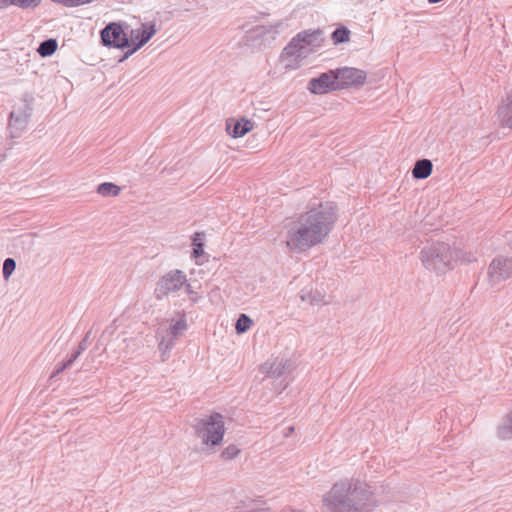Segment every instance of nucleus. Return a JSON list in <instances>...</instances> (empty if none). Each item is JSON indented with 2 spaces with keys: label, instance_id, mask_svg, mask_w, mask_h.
Instances as JSON below:
<instances>
[{
  "label": "nucleus",
  "instance_id": "9",
  "mask_svg": "<svg viewBox=\"0 0 512 512\" xmlns=\"http://www.w3.org/2000/svg\"><path fill=\"white\" fill-rule=\"evenodd\" d=\"M307 89L311 94L321 95L330 91L338 90L337 75L334 70H329L320 74L316 78H312L307 85Z\"/></svg>",
  "mask_w": 512,
  "mask_h": 512
},
{
  "label": "nucleus",
  "instance_id": "7",
  "mask_svg": "<svg viewBox=\"0 0 512 512\" xmlns=\"http://www.w3.org/2000/svg\"><path fill=\"white\" fill-rule=\"evenodd\" d=\"M101 42L106 47L113 48H128L131 46V41L127 37L121 24L111 22L106 25L100 32Z\"/></svg>",
  "mask_w": 512,
  "mask_h": 512
},
{
  "label": "nucleus",
  "instance_id": "35",
  "mask_svg": "<svg viewBox=\"0 0 512 512\" xmlns=\"http://www.w3.org/2000/svg\"><path fill=\"white\" fill-rule=\"evenodd\" d=\"M288 430H289V433H292L294 431V428L291 426L288 428Z\"/></svg>",
  "mask_w": 512,
  "mask_h": 512
},
{
  "label": "nucleus",
  "instance_id": "6",
  "mask_svg": "<svg viewBox=\"0 0 512 512\" xmlns=\"http://www.w3.org/2000/svg\"><path fill=\"white\" fill-rule=\"evenodd\" d=\"M186 282L187 278L183 271L179 269L168 271L156 283L154 290L156 299L161 300L170 293L179 291Z\"/></svg>",
  "mask_w": 512,
  "mask_h": 512
},
{
  "label": "nucleus",
  "instance_id": "5",
  "mask_svg": "<svg viewBox=\"0 0 512 512\" xmlns=\"http://www.w3.org/2000/svg\"><path fill=\"white\" fill-rule=\"evenodd\" d=\"M33 101V96L25 93L21 98V106L10 113L8 128L13 138L19 137L27 128L33 113Z\"/></svg>",
  "mask_w": 512,
  "mask_h": 512
},
{
  "label": "nucleus",
  "instance_id": "26",
  "mask_svg": "<svg viewBox=\"0 0 512 512\" xmlns=\"http://www.w3.org/2000/svg\"><path fill=\"white\" fill-rule=\"evenodd\" d=\"M90 332L79 342L77 349L68 357L73 363L88 348V338Z\"/></svg>",
  "mask_w": 512,
  "mask_h": 512
},
{
  "label": "nucleus",
  "instance_id": "24",
  "mask_svg": "<svg viewBox=\"0 0 512 512\" xmlns=\"http://www.w3.org/2000/svg\"><path fill=\"white\" fill-rule=\"evenodd\" d=\"M241 450L234 444L227 446L220 454V457L224 461H229L236 458L240 454Z\"/></svg>",
  "mask_w": 512,
  "mask_h": 512
},
{
  "label": "nucleus",
  "instance_id": "18",
  "mask_svg": "<svg viewBox=\"0 0 512 512\" xmlns=\"http://www.w3.org/2000/svg\"><path fill=\"white\" fill-rule=\"evenodd\" d=\"M292 364L289 360L285 359H275L269 367L267 371L268 375L273 378H279L284 375L286 372L290 371Z\"/></svg>",
  "mask_w": 512,
  "mask_h": 512
},
{
  "label": "nucleus",
  "instance_id": "13",
  "mask_svg": "<svg viewBox=\"0 0 512 512\" xmlns=\"http://www.w3.org/2000/svg\"><path fill=\"white\" fill-rule=\"evenodd\" d=\"M254 123L245 118L240 120L228 119L226 121V131L233 138L243 137L253 129Z\"/></svg>",
  "mask_w": 512,
  "mask_h": 512
},
{
  "label": "nucleus",
  "instance_id": "2",
  "mask_svg": "<svg viewBox=\"0 0 512 512\" xmlns=\"http://www.w3.org/2000/svg\"><path fill=\"white\" fill-rule=\"evenodd\" d=\"M322 501L323 512H372L377 505L369 486L353 479L336 482Z\"/></svg>",
  "mask_w": 512,
  "mask_h": 512
},
{
  "label": "nucleus",
  "instance_id": "29",
  "mask_svg": "<svg viewBox=\"0 0 512 512\" xmlns=\"http://www.w3.org/2000/svg\"><path fill=\"white\" fill-rule=\"evenodd\" d=\"M72 364H73V362L69 358H67L65 361L59 363L58 366L56 367V369L52 372L50 378L56 377L57 375L62 373L65 369L70 367Z\"/></svg>",
  "mask_w": 512,
  "mask_h": 512
},
{
  "label": "nucleus",
  "instance_id": "10",
  "mask_svg": "<svg viewBox=\"0 0 512 512\" xmlns=\"http://www.w3.org/2000/svg\"><path fill=\"white\" fill-rule=\"evenodd\" d=\"M334 71L335 75H337L338 90L350 86H362L366 81L365 71L357 68L343 67Z\"/></svg>",
  "mask_w": 512,
  "mask_h": 512
},
{
  "label": "nucleus",
  "instance_id": "28",
  "mask_svg": "<svg viewBox=\"0 0 512 512\" xmlns=\"http://www.w3.org/2000/svg\"><path fill=\"white\" fill-rule=\"evenodd\" d=\"M187 329V323H186V320L184 318H181L179 319L178 321H176L171 327H170V334L173 336V337H177L178 334L183 331V330H186Z\"/></svg>",
  "mask_w": 512,
  "mask_h": 512
},
{
  "label": "nucleus",
  "instance_id": "15",
  "mask_svg": "<svg viewBox=\"0 0 512 512\" xmlns=\"http://www.w3.org/2000/svg\"><path fill=\"white\" fill-rule=\"evenodd\" d=\"M296 38L297 41L303 44L306 50L310 47H319L323 42L322 31L320 29L303 30L296 35Z\"/></svg>",
  "mask_w": 512,
  "mask_h": 512
},
{
  "label": "nucleus",
  "instance_id": "17",
  "mask_svg": "<svg viewBox=\"0 0 512 512\" xmlns=\"http://www.w3.org/2000/svg\"><path fill=\"white\" fill-rule=\"evenodd\" d=\"M433 171V164L429 159L417 160L412 169V176L415 179H426Z\"/></svg>",
  "mask_w": 512,
  "mask_h": 512
},
{
  "label": "nucleus",
  "instance_id": "11",
  "mask_svg": "<svg viewBox=\"0 0 512 512\" xmlns=\"http://www.w3.org/2000/svg\"><path fill=\"white\" fill-rule=\"evenodd\" d=\"M157 30L155 24H143L141 29L131 30V42L134 47L129 49L120 61L127 59L129 56L134 54L137 50H139L142 46H144L155 34Z\"/></svg>",
  "mask_w": 512,
  "mask_h": 512
},
{
  "label": "nucleus",
  "instance_id": "23",
  "mask_svg": "<svg viewBox=\"0 0 512 512\" xmlns=\"http://www.w3.org/2000/svg\"><path fill=\"white\" fill-rule=\"evenodd\" d=\"M253 325L252 319L246 315V314H240L236 324H235V330L237 334L245 333L250 327Z\"/></svg>",
  "mask_w": 512,
  "mask_h": 512
},
{
  "label": "nucleus",
  "instance_id": "3",
  "mask_svg": "<svg viewBox=\"0 0 512 512\" xmlns=\"http://www.w3.org/2000/svg\"><path fill=\"white\" fill-rule=\"evenodd\" d=\"M419 258L427 270L436 274H444L453 269V262L458 260L467 262L476 260L471 257L466 258L461 249L452 248L445 242H433L424 246L420 251Z\"/></svg>",
  "mask_w": 512,
  "mask_h": 512
},
{
  "label": "nucleus",
  "instance_id": "27",
  "mask_svg": "<svg viewBox=\"0 0 512 512\" xmlns=\"http://www.w3.org/2000/svg\"><path fill=\"white\" fill-rule=\"evenodd\" d=\"M14 6L22 9H29L37 7L41 0H11Z\"/></svg>",
  "mask_w": 512,
  "mask_h": 512
},
{
  "label": "nucleus",
  "instance_id": "16",
  "mask_svg": "<svg viewBox=\"0 0 512 512\" xmlns=\"http://www.w3.org/2000/svg\"><path fill=\"white\" fill-rule=\"evenodd\" d=\"M308 53L302 43L294 36L283 50V57L294 61L304 58Z\"/></svg>",
  "mask_w": 512,
  "mask_h": 512
},
{
  "label": "nucleus",
  "instance_id": "20",
  "mask_svg": "<svg viewBox=\"0 0 512 512\" xmlns=\"http://www.w3.org/2000/svg\"><path fill=\"white\" fill-rule=\"evenodd\" d=\"M58 44L56 39L50 38L42 41L37 48V52L42 57H48L55 53L57 50Z\"/></svg>",
  "mask_w": 512,
  "mask_h": 512
},
{
  "label": "nucleus",
  "instance_id": "22",
  "mask_svg": "<svg viewBox=\"0 0 512 512\" xmlns=\"http://www.w3.org/2000/svg\"><path fill=\"white\" fill-rule=\"evenodd\" d=\"M350 31L345 26L336 28L331 35V39L335 44H341L349 41Z\"/></svg>",
  "mask_w": 512,
  "mask_h": 512
},
{
  "label": "nucleus",
  "instance_id": "30",
  "mask_svg": "<svg viewBox=\"0 0 512 512\" xmlns=\"http://www.w3.org/2000/svg\"><path fill=\"white\" fill-rule=\"evenodd\" d=\"M185 287H186V292L187 294L190 295V300L192 302V304H195L198 302V300L200 299V296L197 295V293L192 289V286L191 284H188L186 282V284H184Z\"/></svg>",
  "mask_w": 512,
  "mask_h": 512
},
{
  "label": "nucleus",
  "instance_id": "19",
  "mask_svg": "<svg viewBox=\"0 0 512 512\" xmlns=\"http://www.w3.org/2000/svg\"><path fill=\"white\" fill-rule=\"evenodd\" d=\"M497 435L502 440L512 438V410L506 415L502 423L497 428Z\"/></svg>",
  "mask_w": 512,
  "mask_h": 512
},
{
  "label": "nucleus",
  "instance_id": "31",
  "mask_svg": "<svg viewBox=\"0 0 512 512\" xmlns=\"http://www.w3.org/2000/svg\"><path fill=\"white\" fill-rule=\"evenodd\" d=\"M193 254L195 257H199L203 254V243L199 242L197 238L193 240Z\"/></svg>",
  "mask_w": 512,
  "mask_h": 512
},
{
  "label": "nucleus",
  "instance_id": "12",
  "mask_svg": "<svg viewBox=\"0 0 512 512\" xmlns=\"http://www.w3.org/2000/svg\"><path fill=\"white\" fill-rule=\"evenodd\" d=\"M299 297L302 302H307L311 306H324L331 303V297L318 289H302Z\"/></svg>",
  "mask_w": 512,
  "mask_h": 512
},
{
  "label": "nucleus",
  "instance_id": "1",
  "mask_svg": "<svg viewBox=\"0 0 512 512\" xmlns=\"http://www.w3.org/2000/svg\"><path fill=\"white\" fill-rule=\"evenodd\" d=\"M337 220V205L320 203L317 208L302 214L287 231L286 245L291 250H305L321 243Z\"/></svg>",
  "mask_w": 512,
  "mask_h": 512
},
{
  "label": "nucleus",
  "instance_id": "25",
  "mask_svg": "<svg viewBox=\"0 0 512 512\" xmlns=\"http://www.w3.org/2000/svg\"><path fill=\"white\" fill-rule=\"evenodd\" d=\"M16 269V261L13 258H6L3 262V278L7 281Z\"/></svg>",
  "mask_w": 512,
  "mask_h": 512
},
{
  "label": "nucleus",
  "instance_id": "32",
  "mask_svg": "<svg viewBox=\"0 0 512 512\" xmlns=\"http://www.w3.org/2000/svg\"><path fill=\"white\" fill-rule=\"evenodd\" d=\"M173 344H174L173 341H170L169 343L165 344V346H164V342L162 341L159 344V348L161 350H163V349L167 350V349L171 348L173 346Z\"/></svg>",
  "mask_w": 512,
  "mask_h": 512
},
{
  "label": "nucleus",
  "instance_id": "33",
  "mask_svg": "<svg viewBox=\"0 0 512 512\" xmlns=\"http://www.w3.org/2000/svg\"><path fill=\"white\" fill-rule=\"evenodd\" d=\"M13 5L11 0H0V8H6Z\"/></svg>",
  "mask_w": 512,
  "mask_h": 512
},
{
  "label": "nucleus",
  "instance_id": "34",
  "mask_svg": "<svg viewBox=\"0 0 512 512\" xmlns=\"http://www.w3.org/2000/svg\"><path fill=\"white\" fill-rule=\"evenodd\" d=\"M249 512H270V509L266 508V507H260V508H253Z\"/></svg>",
  "mask_w": 512,
  "mask_h": 512
},
{
  "label": "nucleus",
  "instance_id": "21",
  "mask_svg": "<svg viewBox=\"0 0 512 512\" xmlns=\"http://www.w3.org/2000/svg\"><path fill=\"white\" fill-rule=\"evenodd\" d=\"M120 191V187L111 182L101 183L97 187V193L103 197L117 196L119 195Z\"/></svg>",
  "mask_w": 512,
  "mask_h": 512
},
{
  "label": "nucleus",
  "instance_id": "8",
  "mask_svg": "<svg viewBox=\"0 0 512 512\" xmlns=\"http://www.w3.org/2000/svg\"><path fill=\"white\" fill-rule=\"evenodd\" d=\"M488 278L492 286L512 277V256L498 255L488 267Z\"/></svg>",
  "mask_w": 512,
  "mask_h": 512
},
{
  "label": "nucleus",
  "instance_id": "14",
  "mask_svg": "<svg viewBox=\"0 0 512 512\" xmlns=\"http://www.w3.org/2000/svg\"><path fill=\"white\" fill-rule=\"evenodd\" d=\"M498 119L503 127L512 128V88L506 93L497 110Z\"/></svg>",
  "mask_w": 512,
  "mask_h": 512
},
{
  "label": "nucleus",
  "instance_id": "4",
  "mask_svg": "<svg viewBox=\"0 0 512 512\" xmlns=\"http://www.w3.org/2000/svg\"><path fill=\"white\" fill-rule=\"evenodd\" d=\"M196 435L202 443L209 447L219 446L225 434L224 417L220 413H212L194 424Z\"/></svg>",
  "mask_w": 512,
  "mask_h": 512
}]
</instances>
